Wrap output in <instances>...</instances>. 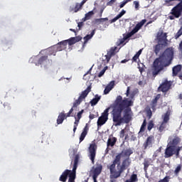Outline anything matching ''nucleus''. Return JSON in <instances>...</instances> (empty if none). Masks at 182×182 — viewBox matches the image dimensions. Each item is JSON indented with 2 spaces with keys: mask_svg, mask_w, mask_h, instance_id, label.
Wrapping results in <instances>:
<instances>
[{
  "mask_svg": "<svg viewBox=\"0 0 182 182\" xmlns=\"http://www.w3.org/2000/svg\"><path fill=\"white\" fill-rule=\"evenodd\" d=\"M153 144H154V136L151 135L146 138L142 145V147L144 150H147L149 149H151V147H153Z\"/></svg>",
  "mask_w": 182,
  "mask_h": 182,
  "instance_id": "obj_14",
  "label": "nucleus"
},
{
  "mask_svg": "<svg viewBox=\"0 0 182 182\" xmlns=\"http://www.w3.org/2000/svg\"><path fill=\"white\" fill-rule=\"evenodd\" d=\"M85 112V110L84 109H82L81 111H80L78 113H77V119H78V120H80V119H82V114H83V112Z\"/></svg>",
  "mask_w": 182,
  "mask_h": 182,
  "instance_id": "obj_42",
  "label": "nucleus"
},
{
  "mask_svg": "<svg viewBox=\"0 0 182 182\" xmlns=\"http://www.w3.org/2000/svg\"><path fill=\"white\" fill-rule=\"evenodd\" d=\"M173 59H174V50H173V48H166L153 63V76L156 77L161 70H164L165 68L170 66L173 62Z\"/></svg>",
  "mask_w": 182,
  "mask_h": 182,
  "instance_id": "obj_3",
  "label": "nucleus"
},
{
  "mask_svg": "<svg viewBox=\"0 0 182 182\" xmlns=\"http://www.w3.org/2000/svg\"><path fill=\"white\" fill-rule=\"evenodd\" d=\"M178 77L181 80H182V73L178 75Z\"/></svg>",
  "mask_w": 182,
  "mask_h": 182,
  "instance_id": "obj_64",
  "label": "nucleus"
},
{
  "mask_svg": "<svg viewBox=\"0 0 182 182\" xmlns=\"http://www.w3.org/2000/svg\"><path fill=\"white\" fill-rule=\"evenodd\" d=\"M182 35V26H181L180 29L178 31V32L175 35V39H178L180 36Z\"/></svg>",
  "mask_w": 182,
  "mask_h": 182,
  "instance_id": "obj_37",
  "label": "nucleus"
},
{
  "mask_svg": "<svg viewBox=\"0 0 182 182\" xmlns=\"http://www.w3.org/2000/svg\"><path fill=\"white\" fill-rule=\"evenodd\" d=\"M181 65H177L172 68V76L176 77L178 75L179 72H181Z\"/></svg>",
  "mask_w": 182,
  "mask_h": 182,
  "instance_id": "obj_21",
  "label": "nucleus"
},
{
  "mask_svg": "<svg viewBox=\"0 0 182 182\" xmlns=\"http://www.w3.org/2000/svg\"><path fill=\"white\" fill-rule=\"evenodd\" d=\"M82 6H83L82 4H79V3H76L75 5L70 6L69 11L70 12H79V11H80V9H82Z\"/></svg>",
  "mask_w": 182,
  "mask_h": 182,
  "instance_id": "obj_19",
  "label": "nucleus"
},
{
  "mask_svg": "<svg viewBox=\"0 0 182 182\" xmlns=\"http://www.w3.org/2000/svg\"><path fill=\"white\" fill-rule=\"evenodd\" d=\"M66 119V114L64 112H61L57 119V124H62L63 123V120Z\"/></svg>",
  "mask_w": 182,
  "mask_h": 182,
  "instance_id": "obj_25",
  "label": "nucleus"
},
{
  "mask_svg": "<svg viewBox=\"0 0 182 182\" xmlns=\"http://www.w3.org/2000/svg\"><path fill=\"white\" fill-rule=\"evenodd\" d=\"M145 23H146V19L141 20L139 23H138L135 26V27L129 33H128L125 36H124L123 38L119 39L117 41V43H116L117 46H121V45H122V46H124V45H126V43H124V42H126V41H127V39H129V38H132V36H133V35H134V33H137L138 31H140V29H141V28H143V26Z\"/></svg>",
  "mask_w": 182,
  "mask_h": 182,
  "instance_id": "obj_6",
  "label": "nucleus"
},
{
  "mask_svg": "<svg viewBox=\"0 0 182 182\" xmlns=\"http://www.w3.org/2000/svg\"><path fill=\"white\" fill-rule=\"evenodd\" d=\"M181 141V139L176 136L173 139H171L168 142L164 152L165 159L173 157L176 154V157L180 156L181 146H178V144Z\"/></svg>",
  "mask_w": 182,
  "mask_h": 182,
  "instance_id": "obj_4",
  "label": "nucleus"
},
{
  "mask_svg": "<svg viewBox=\"0 0 182 182\" xmlns=\"http://www.w3.org/2000/svg\"><path fill=\"white\" fill-rule=\"evenodd\" d=\"M146 116L149 119H151V116H153V112H151V109H149L146 111Z\"/></svg>",
  "mask_w": 182,
  "mask_h": 182,
  "instance_id": "obj_43",
  "label": "nucleus"
},
{
  "mask_svg": "<svg viewBox=\"0 0 182 182\" xmlns=\"http://www.w3.org/2000/svg\"><path fill=\"white\" fill-rule=\"evenodd\" d=\"M127 3L125 1V0H124L123 1H122L119 4V8H124V6L127 4Z\"/></svg>",
  "mask_w": 182,
  "mask_h": 182,
  "instance_id": "obj_49",
  "label": "nucleus"
},
{
  "mask_svg": "<svg viewBox=\"0 0 182 182\" xmlns=\"http://www.w3.org/2000/svg\"><path fill=\"white\" fill-rule=\"evenodd\" d=\"M95 33H96V29L92 30L90 34H87L84 37V45H86V43L89 42L90 39H92V38L95 36Z\"/></svg>",
  "mask_w": 182,
  "mask_h": 182,
  "instance_id": "obj_22",
  "label": "nucleus"
},
{
  "mask_svg": "<svg viewBox=\"0 0 182 182\" xmlns=\"http://www.w3.org/2000/svg\"><path fill=\"white\" fill-rule=\"evenodd\" d=\"M125 14H126V11L122 10L118 15L116 16V17L110 20V23H114L116 21L120 19V18H122V16H123V15H124Z\"/></svg>",
  "mask_w": 182,
  "mask_h": 182,
  "instance_id": "obj_28",
  "label": "nucleus"
},
{
  "mask_svg": "<svg viewBox=\"0 0 182 182\" xmlns=\"http://www.w3.org/2000/svg\"><path fill=\"white\" fill-rule=\"evenodd\" d=\"M117 47H114V48H111L109 52H107V55H105V60L106 63H109L110 62V59H112V56H114Z\"/></svg>",
  "mask_w": 182,
  "mask_h": 182,
  "instance_id": "obj_18",
  "label": "nucleus"
},
{
  "mask_svg": "<svg viewBox=\"0 0 182 182\" xmlns=\"http://www.w3.org/2000/svg\"><path fill=\"white\" fill-rule=\"evenodd\" d=\"M100 97H101L100 96L96 95L95 98H93L90 102L91 106H96V105L99 103V100H100Z\"/></svg>",
  "mask_w": 182,
  "mask_h": 182,
  "instance_id": "obj_30",
  "label": "nucleus"
},
{
  "mask_svg": "<svg viewBox=\"0 0 182 182\" xmlns=\"http://www.w3.org/2000/svg\"><path fill=\"white\" fill-rule=\"evenodd\" d=\"M132 182H137L139 181V178H137V174L133 173L129 179Z\"/></svg>",
  "mask_w": 182,
  "mask_h": 182,
  "instance_id": "obj_34",
  "label": "nucleus"
},
{
  "mask_svg": "<svg viewBox=\"0 0 182 182\" xmlns=\"http://www.w3.org/2000/svg\"><path fill=\"white\" fill-rule=\"evenodd\" d=\"M127 97H129V95H130V87H127V92L125 93Z\"/></svg>",
  "mask_w": 182,
  "mask_h": 182,
  "instance_id": "obj_53",
  "label": "nucleus"
},
{
  "mask_svg": "<svg viewBox=\"0 0 182 182\" xmlns=\"http://www.w3.org/2000/svg\"><path fill=\"white\" fill-rule=\"evenodd\" d=\"M97 150V145L95 143L90 144L89 147L90 151V159L92 163L95 164V159L96 157V151Z\"/></svg>",
  "mask_w": 182,
  "mask_h": 182,
  "instance_id": "obj_13",
  "label": "nucleus"
},
{
  "mask_svg": "<svg viewBox=\"0 0 182 182\" xmlns=\"http://www.w3.org/2000/svg\"><path fill=\"white\" fill-rule=\"evenodd\" d=\"M161 97V94H158L154 99L151 101V105L153 107H156L157 106V102H159V100Z\"/></svg>",
  "mask_w": 182,
  "mask_h": 182,
  "instance_id": "obj_32",
  "label": "nucleus"
},
{
  "mask_svg": "<svg viewBox=\"0 0 182 182\" xmlns=\"http://www.w3.org/2000/svg\"><path fill=\"white\" fill-rule=\"evenodd\" d=\"M65 41H67V44L68 43L70 46H72V45H75V43H76V41H75V38L73 37L68 40H65Z\"/></svg>",
  "mask_w": 182,
  "mask_h": 182,
  "instance_id": "obj_35",
  "label": "nucleus"
},
{
  "mask_svg": "<svg viewBox=\"0 0 182 182\" xmlns=\"http://www.w3.org/2000/svg\"><path fill=\"white\" fill-rule=\"evenodd\" d=\"M171 178L168 176H165L163 179L159 181L158 182H168Z\"/></svg>",
  "mask_w": 182,
  "mask_h": 182,
  "instance_id": "obj_40",
  "label": "nucleus"
},
{
  "mask_svg": "<svg viewBox=\"0 0 182 182\" xmlns=\"http://www.w3.org/2000/svg\"><path fill=\"white\" fill-rule=\"evenodd\" d=\"M110 178H111V180H110V181L111 182H117V181L116 180V178H114V177H112V173H110Z\"/></svg>",
  "mask_w": 182,
  "mask_h": 182,
  "instance_id": "obj_55",
  "label": "nucleus"
},
{
  "mask_svg": "<svg viewBox=\"0 0 182 182\" xmlns=\"http://www.w3.org/2000/svg\"><path fill=\"white\" fill-rule=\"evenodd\" d=\"M173 1H176L177 2H179L177 5L180 6L181 9H182V0H166L165 4H166L167 6H170L173 4H171V2Z\"/></svg>",
  "mask_w": 182,
  "mask_h": 182,
  "instance_id": "obj_31",
  "label": "nucleus"
},
{
  "mask_svg": "<svg viewBox=\"0 0 182 182\" xmlns=\"http://www.w3.org/2000/svg\"><path fill=\"white\" fill-rule=\"evenodd\" d=\"M139 55H136V54H135L134 55V57L132 58V63L133 62H137V59H139Z\"/></svg>",
  "mask_w": 182,
  "mask_h": 182,
  "instance_id": "obj_47",
  "label": "nucleus"
},
{
  "mask_svg": "<svg viewBox=\"0 0 182 182\" xmlns=\"http://www.w3.org/2000/svg\"><path fill=\"white\" fill-rule=\"evenodd\" d=\"M102 170H103V166L102 164L97 163L96 164V167L92 171V177H99V175L100 173H102Z\"/></svg>",
  "mask_w": 182,
  "mask_h": 182,
  "instance_id": "obj_17",
  "label": "nucleus"
},
{
  "mask_svg": "<svg viewBox=\"0 0 182 182\" xmlns=\"http://www.w3.org/2000/svg\"><path fill=\"white\" fill-rule=\"evenodd\" d=\"M83 25H85V23H83V21L77 23V27L79 28V31L82 29V28L83 27Z\"/></svg>",
  "mask_w": 182,
  "mask_h": 182,
  "instance_id": "obj_46",
  "label": "nucleus"
},
{
  "mask_svg": "<svg viewBox=\"0 0 182 182\" xmlns=\"http://www.w3.org/2000/svg\"><path fill=\"white\" fill-rule=\"evenodd\" d=\"M77 164H79V155H75L73 170H65L59 178V181L66 182L69 177L68 182H75L76 178V170H77Z\"/></svg>",
  "mask_w": 182,
  "mask_h": 182,
  "instance_id": "obj_5",
  "label": "nucleus"
},
{
  "mask_svg": "<svg viewBox=\"0 0 182 182\" xmlns=\"http://www.w3.org/2000/svg\"><path fill=\"white\" fill-rule=\"evenodd\" d=\"M92 178L94 180V182H97V177L92 176Z\"/></svg>",
  "mask_w": 182,
  "mask_h": 182,
  "instance_id": "obj_63",
  "label": "nucleus"
},
{
  "mask_svg": "<svg viewBox=\"0 0 182 182\" xmlns=\"http://www.w3.org/2000/svg\"><path fill=\"white\" fill-rule=\"evenodd\" d=\"M49 63V59L48 58V55H43L41 56L36 63V66H39V65H43L46 66Z\"/></svg>",
  "mask_w": 182,
  "mask_h": 182,
  "instance_id": "obj_16",
  "label": "nucleus"
},
{
  "mask_svg": "<svg viewBox=\"0 0 182 182\" xmlns=\"http://www.w3.org/2000/svg\"><path fill=\"white\" fill-rule=\"evenodd\" d=\"M130 106H133V101L126 97L123 100L122 95L117 97L112 112L114 126H122L124 123L127 124L132 122L133 112Z\"/></svg>",
  "mask_w": 182,
  "mask_h": 182,
  "instance_id": "obj_1",
  "label": "nucleus"
},
{
  "mask_svg": "<svg viewBox=\"0 0 182 182\" xmlns=\"http://www.w3.org/2000/svg\"><path fill=\"white\" fill-rule=\"evenodd\" d=\"M163 45L164 44L158 43L154 47V52L155 55H159L160 51L163 50Z\"/></svg>",
  "mask_w": 182,
  "mask_h": 182,
  "instance_id": "obj_27",
  "label": "nucleus"
},
{
  "mask_svg": "<svg viewBox=\"0 0 182 182\" xmlns=\"http://www.w3.org/2000/svg\"><path fill=\"white\" fill-rule=\"evenodd\" d=\"M153 127H154V122H153V120H151L148 123L147 129L149 130V132H150L151 129H153Z\"/></svg>",
  "mask_w": 182,
  "mask_h": 182,
  "instance_id": "obj_36",
  "label": "nucleus"
},
{
  "mask_svg": "<svg viewBox=\"0 0 182 182\" xmlns=\"http://www.w3.org/2000/svg\"><path fill=\"white\" fill-rule=\"evenodd\" d=\"M146 131V127H141L140 130L139 132V134H140V133H144V132Z\"/></svg>",
  "mask_w": 182,
  "mask_h": 182,
  "instance_id": "obj_52",
  "label": "nucleus"
},
{
  "mask_svg": "<svg viewBox=\"0 0 182 182\" xmlns=\"http://www.w3.org/2000/svg\"><path fill=\"white\" fill-rule=\"evenodd\" d=\"M146 126H147V121L146 120V119H144L141 127H146Z\"/></svg>",
  "mask_w": 182,
  "mask_h": 182,
  "instance_id": "obj_56",
  "label": "nucleus"
},
{
  "mask_svg": "<svg viewBox=\"0 0 182 182\" xmlns=\"http://www.w3.org/2000/svg\"><path fill=\"white\" fill-rule=\"evenodd\" d=\"M117 141V138L113 136L112 138H109L107 142V147H113L116 142Z\"/></svg>",
  "mask_w": 182,
  "mask_h": 182,
  "instance_id": "obj_23",
  "label": "nucleus"
},
{
  "mask_svg": "<svg viewBox=\"0 0 182 182\" xmlns=\"http://www.w3.org/2000/svg\"><path fill=\"white\" fill-rule=\"evenodd\" d=\"M75 122H74V126H75V127H77V126H78V124H79V121H80V119H77V117H75Z\"/></svg>",
  "mask_w": 182,
  "mask_h": 182,
  "instance_id": "obj_50",
  "label": "nucleus"
},
{
  "mask_svg": "<svg viewBox=\"0 0 182 182\" xmlns=\"http://www.w3.org/2000/svg\"><path fill=\"white\" fill-rule=\"evenodd\" d=\"M95 11H96V7L93 9L92 11H89L88 13L85 14V18H83L84 21H89L92 16L95 15Z\"/></svg>",
  "mask_w": 182,
  "mask_h": 182,
  "instance_id": "obj_29",
  "label": "nucleus"
},
{
  "mask_svg": "<svg viewBox=\"0 0 182 182\" xmlns=\"http://www.w3.org/2000/svg\"><path fill=\"white\" fill-rule=\"evenodd\" d=\"M170 111H167L163 116V122L161 123L160 126L158 127V130L159 133H162V132H164V129L167 127V123H168V121L170 120Z\"/></svg>",
  "mask_w": 182,
  "mask_h": 182,
  "instance_id": "obj_10",
  "label": "nucleus"
},
{
  "mask_svg": "<svg viewBox=\"0 0 182 182\" xmlns=\"http://www.w3.org/2000/svg\"><path fill=\"white\" fill-rule=\"evenodd\" d=\"M182 14V9H181L180 6L176 5L170 11L169 16H168V19L170 21H174L175 18H178L181 16Z\"/></svg>",
  "mask_w": 182,
  "mask_h": 182,
  "instance_id": "obj_9",
  "label": "nucleus"
},
{
  "mask_svg": "<svg viewBox=\"0 0 182 182\" xmlns=\"http://www.w3.org/2000/svg\"><path fill=\"white\" fill-rule=\"evenodd\" d=\"M126 133V129H122L119 132L120 139H123L124 137V134Z\"/></svg>",
  "mask_w": 182,
  "mask_h": 182,
  "instance_id": "obj_44",
  "label": "nucleus"
},
{
  "mask_svg": "<svg viewBox=\"0 0 182 182\" xmlns=\"http://www.w3.org/2000/svg\"><path fill=\"white\" fill-rule=\"evenodd\" d=\"M156 39H158L159 42H164L165 45H167V33H164L163 31L158 32Z\"/></svg>",
  "mask_w": 182,
  "mask_h": 182,
  "instance_id": "obj_15",
  "label": "nucleus"
},
{
  "mask_svg": "<svg viewBox=\"0 0 182 182\" xmlns=\"http://www.w3.org/2000/svg\"><path fill=\"white\" fill-rule=\"evenodd\" d=\"M151 164V159H144V170L145 173H147L149 166Z\"/></svg>",
  "mask_w": 182,
  "mask_h": 182,
  "instance_id": "obj_26",
  "label": "nucleus"
},
{
  "mask_svg": "<svg viewBox=\"0 0 182 182\" xmlns=\"http://www.w3.org/2000/svg\"><path fill=\"white\" fill-rule=\"evenodd\" d=\"M86 2H87V0H82L80 3L81 5H85V4H86Z\"/></svg>",
  "mask_w": 182,
  "mask_h": 182,
  "instance_id": "obj_62",
  "label": "nucleus"
},
{
  "mask_svg": "<svg viewBox=\"0 0 182 182\" xmlns=\"http://www.w3.org/2000/svg\"><path fill=\"white\" fill-rule=\"evenodd\" d=\"M127 62H129V60L124 59L121 61V63H127Z\"/></svg>",
  "mask_w": 182,
  "mask_h": 182,
  "instance_id": "obj_61",
  "label": "nucleus"
},
{
  "mask_svg": "<svg viewBox=\"0 0 182 182\" xmlns=\"http://www.w3.org/2000/svg\"><path fill=\"white\" fill-rule=\"evenodd\" d=\"M95 117H96V115H95L94 114H90V115H89L90 120H93V119H95Z\"/></svg>",
  "mask_w": 182,
  "mask_h": 182,
  "instance_id": "obj_54",
  "label": "nucleus"
},
{
  "mask_svg": "<svg viewBox=\"0 0 182 182\" xmlns=\"http://www.w3.org/2000/svg\"><path fill=\"white\" fill-rule=\"evenodd\" d=\"M92 72V68L84 75V76H87V75H90Z\"/></svg>",
  "mask_w": 182,
  "mask_h": 182,
  "instance_id": "obj_59",
  "label": "nucleus"
},
{
  "mask_svg": "<svg viewBox=\"0 0 182 182\" xmlns=\"http://www.w3.org/2000/svg\"><path fill=\"white\" fill-rule=\"evenodd\" d=\"M132 154H133V149L129 148L122 150L115 156L112 164L108 166L112 177L119 178L124 170H127L132 163L130 161V156H132Z\"/></svg>",
  "mask_w": 182,
  "mask_h": 182,
  "instance_id": "obj_2",
  "label": "nucleus"
},
{
  "mask_svg": "<svg viewBox=\"0 0 182 182\" xmlns=\"http://www.w3.org/2000/svg\"><path fill=\"white\" fill-rule=\"evenodd\" d=\"M91 91H92V86L89 85L85 90L82 92L78 99L73 102V109H76L77 106H79L80 103L83 102V100L87 97V95H89V93H90Z\"/></svg>",
  "mask_w": 182,
  "mask_h": 182,
  "instance_id": "obj_8",
  "label": "nucleus"
},
{
  "mask_svg": "<svg viewBox=\"0 0 182 182\" xmlns=\"http://www.w3.org/2000/svg\"><path fill=\"white\" fill-rule=\"evenodd\" d=\"M73 38H74L75 43H77V42H80V41H82V36H80L73 37Z\"/></svg>",
  "mask_w": 182,
  "mask_h": 182,
  "instance_id": "obj_45",
  "label": "nucleus"
},
{
  "mask_svg": "<svg viewBox=\"0 0 182 182\" xmlns=\"http://www.w3.org/2000/svg\"><path fill=\"white\" fill-rule=\"evenodd\" d=\"M115 1L116 0H111V1H109L107 2V5L108 6H112V5H113V4H114Z\"/></svg>",
  "mask_w": 182,
  "mask_h": 182,
  "instance_id": "obj_51",
  "label": "nucleus"
},
{
  "mask_svg": "<svg viewBox=\"0 0 182 182\" xmlns=\"http://www.w3.org/2000/svg\"><path fill=\"white\" fill-rule=\"evenodd\" d=\"M171 86H173V81H168V80L166 79L160 85L158 90H159V92H162L163 93H167L170 90V89H171Z\"/></svg>",
  "mask_w": 182,
  "mask_h": 182,
  "instance_id": "obj_11",
  "label": "nucleus"
},
{
  "mask_svg": "<svg viewBox=\"0 0 182 182\" xmlns=\"http://www.w3.org/2000/svg\"><path fill=\"white\" fill-rule=\"evenodd\" d=\"M67 46L68 41H65V40L60 41L57 45L49 48V55H53V56H56V52H60L61 50H64V49H66Z\"/></svg>",
  "mask_w": 182,
  "mask_h": 182,
  "instance_id": "obj_7",
  "label": "nucleus"
},
{
  "mask_svg": "<svg viewBox=\"0 0 182 182\" xmlns=\"http://www.w3.org/2000/svg\"><path fill=\"white\" fill-rule=\"evenodd\" d=\"M88 132H89V126L87 125V124H86L85 127L83 129L82 132L80 134V143H82V141H83V140H85V137H86V136H87Z\"/></svg>",
  "mask_w": 182,
  "mask_h": 182,
  "instance_id": "obj_20",
  "label": "nucleus"
},
{
  "mask_svg": "<svg viewBox=\"0 0 182 182\" xmlns=\"http://www.w3.org/2000/svg\"><path fill=\"white\" fill-rule=\"evenodd\" d=\"M103 11H105V7L102 8L100 11V17L102 18V15L103 14Z\"/></svg>",
  "mask_w": 182,
  "mask_h": 182,
  "instance_id": "obj_58",
  "label": "nucleus"
},
{
  "mask_svg": "<svg viewBox=\"0 0 182 182\" xmlns=\"http://www.w3.org/2000/svg\"><path fill=\"white\" fill-rule=\"evenodd\" d=\"M142 50H139L136 55H137L139 57H140V55H141Z\"/></svg>",
  "mask_w": 182,
  "mask_h": 182,
  "instance_id": "obj_60",
  "label": "nucleus"
},
{
  "mask_svg": "<svg viewBox=\"0 0 182 182\" xmlns=\"http://www.w3.org/2000/svg\"><path fill=\"white\" fill-rule=\"evenodd\" d=\"M114 87V81H111L109 84L105 87L104 90V95H108V93Z\"/></svg>",
  "mask_w": 182,
  "mask_h": 182,
  "instance_id": "obj_24",
  "label": "nucleus"
},
{
  "mask_svg": "<svg viewBox=\"0 0 182 182\" xmlns=\"http://www.w3.org/2000/svg\"><path fill=\"white\" fill-rule=\"evenodd\" d=\"M106 21H109V18H98V19H97V22H105Z\"/></svg>",
  "mask_w": 182,
  "mask_h": 182,
  "instance_id": "obj_48",
  "label": "nucleus"
},
{
  "mask_svg": "<svg viewBox=\"0 0 182 182\" xmlns=\"http://www.w3.org/2000/svg\"><path fill=\"white\" fill-rule=\"evenodd\" d=\"M133 4L134 5V8L136 11H139V8H140V4L137 1H133Z\"/></svg>",
  "mask_w": 182,
  "mask_h": 182,
  "instance_id": "obj_41",
  "label": "nucleus"
},
{
  "mask_svg": "<svg viewBox=\"0 0 182 182\" xmlns=\"http://www.w3.org/2000/svg\"><path fill=\"white\" fill-rule=\"evenodd\" d=\"M109 110H110V107L107 108L102 113V115L98 118L97 122V126H103L109 120Z\"/></svg>",
  "mask_w": 182,
  "mask_h": 182,
  "instance_id": "obj_12",
  "label": "nucleus"
},
{
  "mask_svg": "<svg viewBox=\"0 0 182 182\" xmlns=\"http://www.w3.org/2000/svg\"><path fill=\"white\" fill-rule=\"evenodd\" d=\"M73 110H75V108H73L72 107V108L70 109V111L68 112V113L67 114H65V117L68 118V117H73Z\"/></svg>",
  "mask_w": 182,
  "mask_h": 182,
  "instance_id": "obj_38",
  "label": "nucleus"
},
{
  "mask_svg": "<svg viewBox=\"0 0 182 182\" xmlns=\"http://www.w3.org/2000/svg\"><path fill=\"white\" fill-rule=\"evenodd\" d=\"M181 168H182L181 164H179L177 166V167L176 168V169L174 171L175 176H178V174L180 173V171H181Z\"/></svg>",
  "mask_w": 182,
  "mask_h": 182,
  "instance_id": "obj_33",
  "label": "nucleus"
},
{
  "mask_svg": "<svg viewBox=\"0 0 182 182\" xmlns=\"http://www.w3.org/2000/svg\"><path fill=\"white\" fill-rule=\"evenodd\" d=\"M106 70H107V67H105L98 74V77H102L105 75Z\"/></svg>",
  "mask_w": 182,
  "mask_h": 182,
  "instance_id": "obj_39",
  "label": "nucleus"
},
{
  "mask_svg": "<svg viewBox=\"0 0 182 182\" xmlns=\"http://www.w3.org/2000/svg\"><path fill=\"white\" fill-rule=\"evenodd\" d=\"M4 108H5L6 112H9V110H11V106H9V105H5Z\"/></svg>",
  "mask_w": 182,
  "mask_h": 182,
  "instance_id": "obj_57",
  "label": "nucleus"
}]
</instances>
